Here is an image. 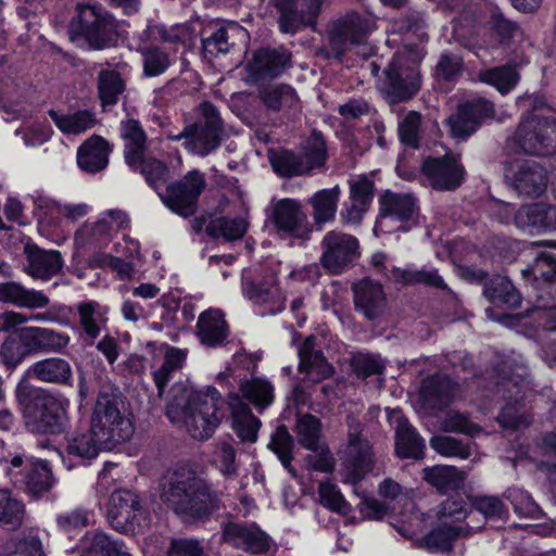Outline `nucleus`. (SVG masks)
Instances as JSON below:
<instances>
[{"label": "nucleus", "instance_id": "1", "mask_svg": "<svg viewBox=\"0 0 556 556\" xmlns=\"http://www.w3.org/2000/svg\"><path fill=\"white\" fill-rule=\"evenodd\" d=\"M231 409L232 429L241 443H255L261 420L238 396L226 403L214 387L194 391L185 383H175L168 394L165 414L173 424H184L188 433L197 440L210 439Z\"/></svg>", "mask_w": 556, "mask_h": 556}, {"label": "nucleus", "instance_id": "2", "mask_svg": "<svg viewBox=\"0 0 556 556\" xmlns=\"http://www.w3.org/2000/svg\"><path fill=\"white\" fill-rule=\"evenodd\" d=\"M161 500L177 515L203 518L219 508V495L195 472L178 468L167 471L160 480Z\"/></svg>", "mask_w": 556, "mask_h": 556}, {"label": "nucleus", "instance_id": "3", "mask_svg": "<svg viewBox=\"0 0 556 556\" xmlns=\"http://www.w3.org/2000/svg\"><path fill=\"white\" fill-rule=\"evenodd\" d=\"M90 427L101 442H109L113 446L129 440L134 434L123 394L109 381L103 382L99 389Z\"/></svg>", "mask_w": 556, "mask_h": 556}, {"label": "nucleus", "instance_id": "4", "mask_svg": "<svg viewBox=\"0 0 556 556\" xmlns=\"http://www.w3.org/2000/svg\"><path fill=\"white\" fill-rule=\"evenodd\" d=\"M16 392L20 400L24 397L25 424L31 432L60 434L66 429V399L41 388L27 390L18 386Z\"/></svg>", "mask_w": 556, "mask_h": 556}, {"label": "nucleus", "instance_id": "5", "mask_svg": "<svg viewBox=\"0 0 556 556\" xmlns=\"http://www.w3.org/2000/svg\"><path fill=\"white\" fill-rule=\"evenodd\" d=\"M71 38L84 39L90 48L104 49L117 39V22L106 10L96 5H77L70 24Z\"/></svg>", "mask_w": 556, "mask_h": 556}, {"label": "nucleus", "instance_id": "6", "mask_svg": "<svg viewBox=\"0 0 556 556\" xmlns=\"http://www.w3.org/2000/svg\"><path fill=\"white\" fill-rule=\"evenodd\" d=\"M224 135V122L218 110L212 103L204 102L198 109V119L172 139H186V149L197 155L206 156L220 146Z\"/></svg>", "mask_w": 556, "mask_h": 556}, {"label": "nucleus", "instance_id": "7", "mask_svg": "<svg viewBox=\"0 0 556 556\" xmlns=\"http://www.w3.org/2000/svg\"><path fill=\"white\" fill-rule=\"evenodd\" d=\"M418 223L419 207L412 194L387 190L379 197V214L374 228L376 235L406 232Z\"/></svg>", "mask_w": 556, "mask_h": 556}, {"label": "nucleus", "instance_id": "8", "mask_svg": "<svg viewBox=\"0 0 556 556\" xmlns=\"http://www.w3.org/2000/svg\"><path fill=\"white\" fill-rule=\"evenodd\" d=\"M108 520L111 527L121 533L137 534L149 527L151 516L137 493L121 489L111 494Z\"/></svg>", "mask_w": 556, "mask_h": 556}, {"label": "nucleus", "instance_id": "9", "mask_svg": "<svg viewBox=\"0 0 556 556\" xmlns=\"http://www.w3.org/2000/svg\"><path fill=\"white\" fill-rule=\"evenodd\" d=\"M525 153L544 156L556 153V119L542 114H529L519 123L511 138Z\"/></svg>", "mask_w": 556, "mask_h": 556}, {"label": "nucleus", "instance_id": "10", "mask_svg": "<svg viewBox=\"0 0 556 556\" xmlns=\"http://www.w3.org/2000/svg\"><path fill=\"white\" fill-rule=\"evenodd\" d=\"M205 186L204 175L199 170H191L180 180L168 184L163 192H159V197L172 212L189 217L195 213L198 200Z\"/></svg>", "mask_w": 556, "mask_h": 556}, {"label": "nucleus", "instance_id": "11", "mask_svg": "<svg viewBox=\"0 0 556 556\" xmlns=\"http://www.w3.org/2000/svg\"><path fill=\"white\" fill-rule=\"evenodd\" d=\"M383 74L380 89L391 104L408 101L419 90L417 68L402 55H394Z\"/></svg>", "mask_w": 556, "mask_h": 556}, {"label": "nucleus", "instance_id": "12", "mask_svg": "<svg viewBox=\"0 0 556 556\" xmlns=\"http://www.w3.org/2000/svg\"><path fill=\"white\" fill-rule=\"evenodd\" d=\"M320 264L330 274H341L359 257L356 237L339 230L328 231L321 242Z\"/></svg>", "mask_w": 556, "mask_h": 556}, {"label": "nucleus", "instance_id": "13", "mask_svg": "<svg viewBox=\"0 0 556 556\" xmlns=\"http://www.w3.org/2000/svg\"><path fill=\"white\" fill-rule=\"evenodd\" d=\"M348 447L344 464L346 467L345 482L357 483L371 469L374 453L370 443L362 437L363 426L353 416H348Z\"/></svg>", "mask_w": 556, "mask_h": 556}, {"label": "nucleus", "instance_id": "14", "mask_svg": "<svg viewBox=\"0 0 556 556\" xmlns=\"http://www.w3.org/2000/svg\"><path fill=\"white\" fill-rule=\"evenodd\" d=\"M421 172L429 186L439 191H454L463 182L464 166L453 154L440 157H427L421 165Z\"/></svg>", "mask_w": 556, "mask_h": 556}, {"label": "nucleus", "instance_id": "15", "mask_svg": "<svg viewBox=\"0 0 556 556\" xmlns=\"http://www.w3.org/2000/svg\"><path fill=\"white\" fill-rule=\"evenodd\" d=\"M493 113V103L483 98L459 105L457 112L446 119L451 136L458 141L466 140Z\"/></svg>", "mask_w": 556, "mask_h": 556}, {"label": "nucleus", "instance_id": "16", "mask_svg": "<svg viewBox=\"0 0 556 556\" xmlns=\"http://www.w3.org/2000/svg\"><path fill=\"white\" fill-rule=\"evenodd\" d=\"M370 31L369 20L357 13H351L337 21L329 33V41L334 58L341 59L348 45H358Z\"/></svg>", "mask_w": 556, "mask_h": 556}, {"label": "nucleus", "instance_id": "17", "mask_svg": "<svg viewBox=\"0 0 556 556\" xmlns=\"http://www.w3.org/2000/svg\"><path fill=\"white\" fill-rule=\"evenodd\" d=\"M17 333L27 356L40 353H61L71 342V337L67 333L45 327H23L17 330Z\"/></svg>", "mask_w": 556, "mask_h": 556}, {"label": "nucleus", "instance_id": "18", "mask_svg": "<svg viewBox=\"0 0 556 556\" xmlns=\"http://www.w3.org/2000/svg\"><path fill=\"white\" fill-rule=\"evenodd\" d=\"M514 219L519 229L529 233L556 231V204L535 202L521 205Z\"/></svg>", "mask_w": 556, "mask_h": 556}, {"label": "nucleus", "instance_id": "19", "mask_svg": "<svg viewBox=\"0 0 556 556\" xmlns=\"http://www.w3.org/2000/svg\"><path fill=\"white\" fill-rule=\"evenodd\" d=\"M271 222L279 233L306 238L309 230L306 227L307 216L301 203L293 199H281L273 207Z\"/></svg>", "mask_w": 556, "mask_h": 556}, {"label": "nucleus", "instance_id": "20", "mask_svg": "<svg viewBox=\"0 0 556 556\" xmlns=\"http://www.w3.org/2000/svg\"><path fill=\"white\" fill-rule=\"evenodd\" d=\"M106 309L96 301H84L76 305V331L87 346L96 343L106 327Z\"/></svg>", "mask_w": 556, "mask_h": 556}, {"label": "nucleus", "instance_id": "21", "mask_svg": "<svg viewBox=\"0 0 556 556\" xmlns=\"http://www.w3.org/2000/svg\"><path fill=\"white\" fill-rule=\"evenodd\" d=\"M223 539L226 543L253 554L266 552L269 547L268 536L255 525L228 522L223 529Z\"/></svg>", "mask_w": 556, "mask_h": 556}, {"label": "nucleus", "instance_id": "22", "mask_svg": "<svg viewBox=\"0 0 556 556\" xmlns=\"http://www.w3.org/2000/svg\"><path fill=\"white\" fill-rule=\"evenodd\" d=\"M260 99L268 111L280 113L287 119L294 118L301 112L300 99L290 85H269L260 91Z\"/></svg>", "mask_w": 556, "mask_h": 556}, {"label": "nucleus", "instance_id": "23", "mask_svg": "<svg viewBox=\"0 0 556 556\" xmlns=\"http://www.w3.org/2000/svg\"><path fill=\"white\" fill-rule=\"evenodd\" d=\"M24 253L27 261L24 271L35 279L49 280L63 268L64 263L59 251L26 244Z\"/></svg>", "mask_w": 556, "mask_h": 556}, {"label": "nucleus", "instance_id": "24", "mask_svg": "<svg viewBox=\"0 0 556 556\" xmlns=\"http://www.w3.org/2000/svg\"><path fill=\"white\" fill-rule=\"evenodd\" d=\"M354 305L368 320H375L382 315L386 307V294L382 286L365 278L353 285Z\"/></svg>", "mask_w": 556, "mask_h": 556}, {"label": "nucleus", "instance_id": "25", "mask_svg": "<svg viewBox=\"0 0 556 556\" xmlns=\"http://www.w3.org/2000/svg\"><path fill=\"white\" fill-rule=\"evenodd\" d=\"M496 386L497 393H503L505 396V392H508L509 399L513 400L505 404L497 416L496 419L500 425L503 428L511 430H518L521 427H527L529 422L525 415L523 405L520 403V399L523 396L521 394V386L511 378H502Z\"/></svg>", "mask_w": 556, "mask_h": 556}, {"label": "nucleus", "instance_id": "26", "mask_svg": "<svg viewBox=\"0 0 556 556\" xmlns=\"http://www.w3.org/2000/svg\"><path fill=\"white\" fill-rule=\"evenodd\" d=\"M127 224L125 214L121 211H109L93 224H86L76 232V241L81 244H106L113 231L124 228Z\"/></svg>", "mask_w": 556, "mask_h": 556}, {"label": "nucleus", "instance_id": "27", "mask_svg": "<svg viewBox=\"0 0 556 556\" xmlns=\"http://www.w3.org/2000/svg\"><path fill=\"white\" fill-rule=\"evenodd\" d=\"M291 53L282 48L279 49H260L247 68L255 79L273 78L280 75L290 64Z\"/></svg>", "mask_w": 556, "mask_h": 556}, {"label": "nucleus", "instance_id": "28", "mask_svg": "<svg viewBox=\"0 0 556 556\" xmlns=\"http://www.w3.org/2000/svg\"><path fill=\"white\" fill-rule=\"evenodd\" d=\"M25 376L45 383L65 387L73 384V369L71 364L65 358L58 356L35 362L27 368Z\"/></svg>", "mask_w": 556, "mask_h": 556}, {"label": "nucleus", "instance_id": "29", "mask_svg": "<svg viewBox=\"0 0 556 556\" xmlns=\"http://www.w3.org/2000/svg\"><path fill=\"white\" fill-rule=\"evenodd\" d=\"M548 176L546 169L534 161L518 165L513 175V187L525 197H540L546 189Z\"/></svg>", "mask_w": 556, "mask_h": 556}, {"label": "nucleus", "instance_id": "30", "mask_svg": "<svg viewBox=\"0 0 556 556\" xmlns=\"http://www.w3.org/2000/svg\"><path fill=\"white\" fill-rule=\"evenodd\" d=\"M299 371L305 375V378L313 382H319L329 378L332 372V366L327 362L323 353L315 349V338L309 336L298 350Z\"/></svg>", "mask_w": 556, "mask_h": 556}, {"label": "nucleus", "instance_id": "31", "mask_svg": "<svg viewBox=\"0 0 556 556\" xmlns=\"http://www.w3.org/2000/svg\"><path fill=\"white\" fill-rule=\"evenodd\" d=\"M242 291L248 300L264 306L267 314H277L285 308V298L275 279L260 282L244 280Z\"/></svg>", "mask_w": 556, "mask_h": 556}, {"label": "nucleus", "instance_id": "32", "mask_svg": "<svg viewBox=\"0 0 556 556\" xmlns=\"http://www.w3.org/2000/svg\"><path fill=\"white\" fill-rule=\"evenodd\" d=\"M0 302L16 307L38 309L49 305V298L41 291L27 289L17 281L0 282Z\"/></svg>", "mask_w": 556, "mask_h": 556}, {"label": "nucleus", "instance_id": "33", "mask_svg": "<svg viewBox=\"0 0 556 556\" xmlns=\"http://www.w3.org/2000/svg\"><path fill=\"white\" fill-rule=\"evenodd\" d=\"M395 453L400 458L421 459L425 442L407 419L396 414L394 417Z\"/></svg>", "mask_w": 556, "mask_h": 556}, {"label": "nucleus", "instance_id": "34", "mask_svg": "<svg viewBox=\"0 0 556 556\" xmlns=\"http://www.w3.org/2000/svg\"><path fill=\"white\" fill-rule=\"evenodd\" d=\"M454 383L442 374L427 377L422 380L420 397L426 408L431 410L442 409L447 406L454 395Z\"/></svg>", "mask_w": 556, "mask_h": 556}, {"label": "nucleus", "instance_id": "35", "mask_svg": "<svg viewBox=\"0 0 556 556\" xmlns=\"http://www.w3.org/2000/svg\"><path fill=\"white\" fill-rule=\"evenodd\" d=\"M482 529V525H471L465 521L464 525H450L442 521L426 538V546L434 552H447L452 549L453 542L462 536H467Z\"/></svg>", "mask_w": 556, "mask_h": 556}, {"label": "nucleus", "instance_id": "36", "mask_svg": "<svg viewBox=\"0 0 556 556\" xmlns=\"http://www.w3.org/2000/svg\"><path fill=\"white\" fill-rule=\"evenodd\" d=\"M111 149L99 136L87 139L77 151V164L86 173H98L109 164Z\"/></svg>", "mask_w": 556, "mask_h": 556}, {"label": "nucleus", "instance_id": "37", "mask_svg": "<svg viewBox=\"0 0 556 556\" xmlns=\"http://www.w3.org/2000/svg\"><path fill=\"white\" fill-rule=\"evenodd\" d=\"M243 28L237 24L206 29L201 39L205 55L216 58L220 54H227L236 45L235 38L243 36Z\"/></svg>", "mask_w": 556, "mask_h": 556}, {"label": "nucleus", "instance_id": "38", "mask_svg": "<svg viewBox=\"0 0 556 556\" xmlns=\"http://www.w3.org/2000/svg\"><path fill=\"white\" fill-rule=\"evenodd\" d=\"M197 329L200 341L210 348L224 343L229 333L224 315L218 309H208L201 313Z\"/></svg>", "mask_w": 556, "mask_h": 556}, {"label": "nucleus", "instance_id": "39", "mask_svg": "<svg viewBox=\"0 0 556 556\" xmlns=\"http://www.w3.org/2000/svg\"><path fill=\"white\" fill-rule=\"evenodd\" d=\"M121 137L124 141V155L129 166L140 164L147 150V135L140 123L129 118L121 124Z\"/></svg>", "mask_w": 556, "mask_h": 556}, {"label": "nucleus", "instance_id": "40", "mask_svg": "<svg viewBox=\"0 0 556 556\" xmlns=\"http://www.w3.org/2000/svg\"><path fill=\"white\" fill-rule=\"evenodd\" d=\"M483 293L493 305H503L507 308L519 306L521 300L513 283L506 277L498 275L484 282Z\"/></svg>", "mask_w": 556, "mask_h": 556}, {"label": "nucleus", "instance_id": "41", "mask_svg": "<svg viewBox=\"0 0 556 556\" xmlns=\"http://www.w3.org/2000/svg\"><path fill=\"white\" fill-rule=\"evenodd\" d=\"M467 475L454 466L438 465L424 470L425 480L441 493L458 490Z\"/></svg>", "mask_w": 556, "mask_h": 556}, {"label": "nucleus", "instance_id": "42", "mask_svg": "<svg viewBox=\"0 0 556 556\" xmlns=\"http://www.w3.org/2000/svg\"><path fill=\"white\" fill-rule=\"evenodd\" d=\"M187 354V350L176 346L166 348L161 367L153 371V381L156 386L159 397L163 396L165 388L174 375L184 367Z\"/></svg>", "mask_w": 556, "mask_h": 556}, {"label": "nucleus", "instance_id": "43", "mask_svg": "<svg viewBox=\"0 0 556 556\" xmlns=\"http://www.w3.org/2000/svg\"><path fill=\"white\" fill-rule=\"evenodd\" d=\"M341 189L334 186L316 192L311 199L313 218L317 225L325 224L334 218Z\"/></svg>", "mask_w": 556, "mask_h": 556}, {"label": "nucleus", "instance_id": "44", "mask_svg": "<svg viewBox=\"0 0 556 556\" xmlns=\"http://www.w3.org/2000/svg\"><path fill=\"white\" fill-rule=\"evenodd\" d=\"M114 447L109 442H101L90 428L89 431L76 434L68 440L66 452L68 455L81 459L96 458L102 448Z\"/></svg>", "mask_w": 556, "mask_h": 556}, {"label": "nucleus", "instance_id": "45", "mask_svg": "<svg viewBox=\"0 0 556 556\" xmlns=\"http://www.w3.org/2000/svg\"><path fill=\"white\" fill-rule=\"evenodd\" d=\"M392 279L395 282L403 285H426L438 289H446V285L443 278L438 274L435 269L421 268L416 269L413 267L392 269Z\"/></svg>", "mask_w": 556, "mask_h": 556}, {"label": "nucleus", "instance_id": "46", "mask_svg": "<svg viewBox=\"0 0 556 556\" xmlns=\"http://www.w3.org/2000/svg\"><path fill=\"white\" fill-rule=\"evenodd\" d=\"M239 390L242 396L253 404L258 412L264 410L274 401L273 384L262 378L241 381Z\"/></svg>", "mask_w": 556, "mask_h": 556}, {"label": "nucleus", "instance_id": "47", "mask_svg": "<svg viewBox=\"0 0 556 556\" xmlns=\"http://www.w3.org/2000/svg\"><path fill=\"white\" fill-rule=\"evenodd\" d=\"M26 511L24 504L9 490L0 489V526L9 530L22 527Z\"/></svg>", "mask_w": 556, "mask_h": 556}, {"label": "nucleus", "instance_id": "48", "mask_svg": "<svg viewBox=\"0 0 556 556\" xmlns=\"http://www.w3.org/2000/svg\"><path fill=\"white\" fill-rule=\"evenodd\" d=\"M248 230V223L241 217H218L212 219L205 228L208 237L227 241L241 239Z\"/></svg>", "mask_w": 556, "mask_h": 556}, {"label": "nucleus", "instance_id": "49", "mask_svg": "<svg viewBox=\"0 0 556 556\" xmlns=\"http://www.w3.org/2000/svg\"><path fill=\"white\" fill-rule=\"evenodd\" d=\"M58 128L67 135H77L92 128L96 124L93 114L88 111H78L73 114H59L54 110L48 112Z\"/></svg>", "mask_w": 556, "mask_h": 556}, {"label": "nucleus", "instance_id": "50", "mask_svg": "<svg viewBox=\"0 0 556 556\" xmlns=\"http://www.w3.org/2000/svg\"><path fill=\"white\" fill-rule=\"evenodd\" d=\"M125 90V81L121 74L113 70H102L98 75V92L103 106H112L118 102Z\"/></svg>", "mask_w": 556, "mask_h": 556}, {"label": "nucleus", "instance_id": "51", "mask_svg": "<svg viewBox=\"0 0 556 556\" xmlns=\"http://www.w3.org/2000/svg\"><path fill=\"white\" fill-rule=\"evenodd\" d=\"M213 462L224 477L233 479L238 476L237 451L230 441L218 440L214 443Z\"/></svg>", "mask_w": 556, "mask_h": 556}, {"label": "nucleus", "instance_id": "52", "mask_svg": "<svg viewBox=\"0 0 556 556\" xmlns=\"http://www.w3.org/2000/svg\"><path fill=\"white\" fill-rule=\"evenodd\" d=\"M134 170H140L148 185L159 192H163V187L168 185L169 169L156 159H141L140 164L130 166Z\"/></svg>", "mask_w": 556, "mask_h": 556}, {"label": "nucleus", "instance_id": "53", "mask_svg": "<svg viewBox=\"0 0 556 556\" xmlns=\"http://www.w3.org/2000/svg\"><path fill=\"white\" fill-rule=\"evenodd\" d=\"M320 432L321 424L317 417L311 414L299 416L295 425V433L299 443L303 447L314 452L318 451Z\"/></svg>", "mask_w": 556, "mask_h": 556}, {"label": "nucleus", "instance_id": "54", "mask_svg": "<svg viewBox=\"0 0 556 556\" xmlns=\"http://www.w3.org/2000/svg\"><path fill=\"white\" fill-rule=\"evenodd\" d=\"M119 544L102 531L87 532L80 541L81 556H111Z\"/></svg>", "mask_w": 556, "mask_h": 556}, {"label": "nucleus", "instance_id": "55", "mask_svg": "<svg viewBox=\"0 0 556 556\" xmlns=\"http://www.w3.org/2000/svg\"><path fill=\"white\" fill-rule=\"evenodd\" d=\"M479 79L495 87L502 94H505L515 88L519 80V75L513 66H500L480 72Z\"/></svg>", "mask_w": 556, "mask_h": 556}, {"label": "nucleus", "instance_id": "56", "mask_svg": "<svg viewBox=\"0 0 556 556\" xmlns=\"http://www.w3.org/2000/svg\"><path fill=\"white\" fill-rule=\"evenodd\" d=\"M53 483L51 469L47 462H37L29 465L25 477L26 489L34 495L47 492Z\"/></svg>", "mask_w": 556, "mask_h": 556}, {"label": "nucleus", "instance_id": "57", "mask_svg": "<svg viewBox=\"0 0 556 556\" xmlns=\"http://www.w3.org/2000/svg\"><path fill=\"white\" fill-rule=\"evenodd\" d=\"M471 507L473 516L476 514L482 515L484 521H504L508 516L504 503L496 496H476L471 502Z\"/></svg>", "mask_w": 556, "mask_h": 556}, {"label": "nucleus", "instance_id": "58", "mask_svg": "<svg viewBox=\"0 0 556 556\" xmlns=\"http://www.w3.org/2000/svg\"><path fill=\"white\" fill-rule=\"evenodd\" d=\"M293 447L294 441L287 427H277L276 431L271 435L270 442L268 443V448L278 456L283 467L292 473H294V469L291 466Z\"/></svg>", "mask_w": 556, "mask_h": 556}, {"label": "nucleus", "instance_id": "59", "mask_svg": "<svg viewBox=\"0 0 556 556\" xmlns=\"http://www.w3.org/2000/svg\"><path fill=\"white\" fill-rule=\"evenodd\" d=\"M270 161L274 170L280 176L293 177L309 173L303 157L291 151H282L273 156Z\"/></svg>", "mask_w": 556, "mask_h": 556}, {"label": "nucleus", "instance_id": "60", "mask_svg": "<svg viewBox=\"0 0 556 556\" xmlns=\"http://www.w3.org/2000/svg\"><path fill=\"white\" fill-rule=\"evenodd\" d=\"M430 446L440 455L446 457H458L466 459L471 456L472 447L468 443L450 437V435H434L430 440Z\"/></svg>", "mask_w": 556, "mask_h": 556}, {"label": "nucleus", "instance_id": "61", "mask_svg": "<svg viewBox=\"0 0 556 556\" xmlns=\"http://www.w3.org/2000/svg\"><path fill=\"white\" fill-rule=\"evenodd\" d=\"M303 160L308 166V172L314 168L323 167L327 160V147L321 132L314 130L306 139Z\"/></svg>", "mask_w": 556, "mask_h": 556}, {"label": "nucleus", "instance_id": "62", "mask_svg": "<svg viewBox=\"0 0 556 556\" xmlns=\"http://www.w3.org/2000/svg\"><path fill=\"white\" fill-rule=\"evenodd\" d=\"M534 280L551 282L556 280V256L552 253L541 252L523 271Z\"/></svg>", "mask_w": 556, "mask_h": 556}, {"label": "nucleus", "instance_id": "63", "mask_svg": "<svg viewBox=\"0 0 556 556\" xmlns=\"http://www.w3.org/2000/svg\"><path fill=\"white\" fill-rule=\"evenodd\" d=\"M437 515L440 522L445 521L450 522V525H457L456 522L467 520L471 525H476L473 522V511L467 513L463 500H445L439 505Z\"/></svg>", "mask_w": 556, "mask_h": 556}, {"label": "nucleus", "instance_id": "64", "mask_svg": "<svg viewBox=\"0 0 556 556\" xmlns=\"http://www.w3.org/2000/svg\"><path fill=\"white\" fill-rule=\"evenodd\" d=\"M528 316L532 317L539 327L545 330H556V303H549L540 296L533 307L528 311Z\"/></svg>", "mask_w": 556, "mask_h": 556}]
</instances>
